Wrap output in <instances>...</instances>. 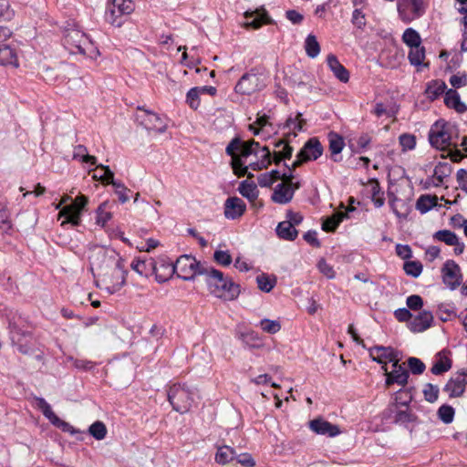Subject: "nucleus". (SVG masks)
Wrapping results in <instances>:
<instances>
[{"instance_id":"3c124183","label":"nucleus","mask_w":467,"mask_h":467,"mask_svg":"<svg viewBox=\"0 0 467 467\" xmlns=\"http://www.w3.org/2000/svg\"><path fill=\"white\" fill-rule=\"evenodd\" d=\"M455 410L447 404L441 405L437 411L438 418L445 424H450L453 421Z\"/></svg>"},{"instance_id":"e2e57ef3","label":"nucleus","mask_w":467,"mask_h":467,"mask_svg":"<svg viewBox=\"0 0 467 467\" xmlns=\"http://www.w3.org/2000/svg\"><path fill=\"white\" fill-rule=\"evenodd\" d=\"M301 117V113H297L296 115V117H289L286 121H285V127L289 129V130H292L294 131L296 130H303V124L305 123V120L304 119H300Z\"/></svg>"},{"instance_id":"7c9ffc66","label":"nucleus","mask_w":467,"mask_h":467,"mask_svg":"<svg viewBox=\"0 0 467 467\" xmlns=\"http://www.w3.org/2000/svg\"><path fill=\"white\" fill-rule=\"evenodd\" d=\"M438 206V197L436 195L422 194L416 202V209L420 213H426L432 208Z\"/></svg>"},{"instance_id":"69168bd1","label":"nucleus","mask_w":467,"mask_h":467,"mask_svg":"<svg viewBox=\"0 0 467 467\" xmlns=\"http://www.w3.org/2000/svg\"><path fill=\"white\" fill-rule=\"evenodd\" d=\"M449 81H450V84L454 88H460L465 87V86H467V73L458 72L457 74L452 75L450 78Z\"/></svg>"},{"instance_id":"ddd939ff","label":"nucleus","mask_w":467,"mask_h":467,"mask_svg":"<svg viewBox=\"0 0 467 467\" xmlns=\"http://www.w3.org/2000/svg\"><path fill=\"white\" fill-rule=\"evenodd\" d=\"M400 359L394 360L392 363L393 369L389 372L387 364L382 366V369L385 371L386 375V385L390 386L394 383H397L400 386H405L408 383L409 379V371L399 364Z\"/></svg>"},{"instance_id":"2eb2a0df","label":"nucleus","mask_w":467,"mask_h":467,"mask_svg":"<svg viewBox=\"0 0 467 467\" xmlns=\"http://www.w3.org/2000/svg\"><path fill=\"white\" fill-rule=\"evenodd\" d=\"M433 322L431 312L422 310L415 316L409 323V328L413 333H420L430 328Z\"/></svg>"},{"instance_id":"393cba45","label":"nucleus","mask_w":467,"mask_h":467,"mask_svg":"<svg viewBox=\"0 0 467 467\" xmlns=\"http://www.w3.org/2000/svg\"><path fill=\"white\" fill-rule=\"evenodd\" d=\"M131 269L141 276L149 277L153 275L155 260L153 258L136 259L130 265Z\"/></svg>"},{"instance_id":"1a4fd4ad","label":"nucleus","mask_w":467,"mask_h":467,"mask_svg":"<svg viewBox=\"0 0 467 467\" xmlns=\"http://www.w3.org/2000/svg\"><path fill=\"white\" fill-rule=\"evenodd\" d=\"M397 7L400 19L405 23L411 22L424 13L423 0H398Z\"/></svg>"},{"instance_id":"0e129e2a","label":"nucleus","mask_w":467,"mask_h":467,"mask_svg":"<svg viewBox=\"0 0 467 467\" xmlns=\"http://www.w3.org/2000/svg\"><path fill=\"white\" fill-rule=\"evenodd\" d=\"M106 205L107 203L103 202L97 210V223L101 226H104L112 216L111 213L105 211Z\"/></svg>"},{"instance_id":"052dcab7","label":"nucleus","mask_w":467,"mask_h":467,"mask_svg":"<svg viewBox=\"0 0 467 467\" xmlns=\"http://www.w3.org/2000/svg\"><path fill=\"white\" fill-rule=\"evenodd\" d=\"M400 144L403 150H412L416 146V138L414 135L403 133L399 138Z\"/></svg>"},{"instance_id":"bb28decb","label":"nucleus","mask_w":467,"mask_h":467,"mask_svg":"<svg viewBox=\"0 0 467 467\" xmlns=\"http://www.w3.org/2000/svg\"><path fill=\"white\" fill-rule=\"evenodd\" d=\"M204 272L202 275L206 276V283L211 289H217L228 277L222 271L209 265H206Z\"/></svg>"},{"instance_id":"6ab92c4d","label":"nucleus","mask_w":467,"mask_h":467,"mask_svg":"<svg viewBox=\"0 0 467 467\" xmlns=\"http://www.w3.org/2000/svg\"><path fill=\"white\" fill-rule=\"evenodd\" d=\"M369 355L373 361L383 366L386 364L384 359L393 363L394 360L399 358L396 351L390 347L375 346L369 349Z\"/></svg>"},{"instance_id":"f257e3e1","label":"nucleus","mask_w":467,"mask_h":467,"mask_svg":"<svg viewBox=\"0 0 467 467\" xmlns=\"http://www.w3.org/2000/svg\"><path fill=\"white\" fill-rule=\"evenodd\" d=\"M103 258L105 265L99 266L102 274L97 285L100 289L115 294L126 283L127 271L124 269V260L114 251L110 254L103 253Z\"/></svg>"},{"instance_id":"c9c22d12","label":"nucleus","mask_w":467,"mask_h":467,"mask_svg":"<svg viewBox=\"0 0 467 467\" xmlns=\"http://www.w3.org/2000/svg\"><path fill=\"white\" fill-rule=\"evenodd\" d=\"M452 167L449 162H439L433 171V177L437 181L434 182V186H440L443 180L451 175Z\"/></svg>"},{"instance_id":"a18cd8bd","label":"nucleus","mask_w":467,"mask_h":467,"mask_svg":"<svg viewBox=\"0 0 467 467\" xmlns=\"http://www.w3.org/2000/svg\"><path fill=\"white\" fill-rule=\"evenodd\" d=\"M425 58V48L424 47L419 45L416 47H410V51L409 53V60L411 65L420 66Z\"/></svg>"},{"instance_id":"cd10ccee","label":"nucleus","mask_w":467,"mask_h":467,"mask_svg":"<svg viewBox=\"0 0 467 467\" xmlns=\"http://www.w3.org/2000/svg\"><path fill=\"white\" fill-rule=\"evenodd\" d=\"M245 17L248 19L246 26L254 29L261 27L264 24H269L271 22L265 9L245 12Z\"/></svg>"},{"instance_id":"f03ea898","label":"nucleus","mask_w":467,"mask_h":467,"mask_svg":"<svg viewBox=\"0 0 467 467\" xmlns=\"http://www.w3.org/2000/svg\"><path fill=\"white\" fill-rule=\"evenodd\" d=\"M62 43L64 47L72 55H83L95 57L99 55L98 48L88 36L76 26L64 30Z\"/></svg>"},{"instance_id":"6e6552de","label":"nucleus","mask_w":467,"mask_h":467,"mask_svg":"<svg viewBox=\"0 0 467 467\" xmlns=\"http://www.w3.org/2000/svg\"><path fill=\"white\" fill-rule=\"evenodd\" d=\"M136 120L149 131L164 133L167 130V123L161 116L153 111L146 109L143 106L137 108Z\"/></svg>"},{"instance_id":"5fc2aeb1","label":"nucleus","mask_w":467,"mask_h":467,"mask_svg":"<svg viewBox=\"0 0 467 467\" xmlns=\"http://www.w3.org/2000/svg\"><path fill=\"white\" fill-rule=\"evenodd\" d=\"M351 23L352 25L359 29L363 30L367 24L366 15L362 11L361 8H355L352 12V17H351Z\"/></svg>"},{"instance_id":"5701e85b","label":"nucleus","mask_w":467,"mask_h":467,"mask_svg":"<svg viewBox=\"0 0 467 467\" xmlns=\"http://www.w3.org/2000/svg\"><path fill=\"white\" fill-rule=\"evenodd\" d=\"M417 421L418 417L410 410V404L408 407L398 406L397 411H395V415L393 416V423L409 428L410 423Z\"/></svg>"},{"instance_id":"13d9d810","label":"nucleus","mask_w":467,"mask_h":467,"mask_svg":"<svg viewBox=\"0 0 467 467\" xmlns=\"http://www.w3.org/2000/svg\"><path fill=\"white\" fill-rule=\"evenodd\" d=\"M200 89L198 87L192 88L186 95V102L192 109H197L200 106Z\"/></svg>"},{"instance_id":"72a5a7b5","label":"nucleus","mask_w":467,"mask_h":467,"mask_svg":"<svg viewBox=\"0 0 467 467\" xmlns=\"http://www.w3.org/2000/svg\"><path fill=\"white\" fill-rule=\"evenodd\" d=\"M262 154L257 156L258 161L250 162L249 166L254 171L266 169L272 162V154L270 150L265 146L261 149Z\"/></svg>"},{"instance_id":"dca6fc26","label":"nucleus","mask_w":467,"mask_h":467,"mask_svg":"<svg viewBox=\"0 0 467 467\" xmlns=\"http://www.w3.org/2000/svg\"><path fill=\"white\" fill-rule=\"evenodd\" d=\"M211 291L220 298L234 300L237 298L240 294V286L235 284L232 278L227 277L217 289H212Z\"/></svg>"},{"instance_id":"39448f33","label":"nucleus","mask_w":467,"mask_h":467,"mask_svg":"<svg viewBox=\"0 0 467 467\" xmlns=\"http://www.w3.org/2000/svg\"><path fill=\"white\" fill-rule=\"evenodd\" d=\"M266 87V76L257 68L244 73L234 87V91L241 95H252Z\"/></svg>"},{"instance_id":"4d7b16f0","label":"nucleus","mask_w":467,"mask_h":467,"mask_svg":"<svg viewBox=\"0 0 467 467\" xmlns=\"http://www.w3.org/2000/svg\"><path fill=\"white\" fill-rule=\"evenodd\" d=\"M213 260L222 266H229L233 262L228 250H215L213 253Z\"/></svg>"},{"instance_id":"473e14b6","label":"nucleus","mask_w":467,"mask_h":467,"mask_svg":"<svg viewBox=\"0 0 467 467\" xmlns=\"http://www.w3.org/2000/svg\"><path fill=\"white\" fill-rule=\"evenodd\" d=\"M0 65L18 66L16 51L6 44H0Z\"/></svg>"},{"instance_id":"c03bdc74","label":"nucleus","mask_w":467,"mask_h":467,"mask_svg":"<svg viewBox=\"0 0 467 467\" xmlns=\"http://www.w3.org/2000/svg\"><path fill=\"white\" fill-rule=\"evenodd\" d=\"M412 400L411 396H409L406 401H399V396L395 397V402L392 405H389L386 410H383L381 416L382 420H393V416L395 415V411H397L398 406L408 407Z\"/></svg>"},{"instance_id":"9b49d317","label":"nucleus","mask_w":467,"mask_h":467,"mask_svg":"<svg viewBox=\"0 0 467 467\" xmlns=\"http://www.w3.org/2000/svg\"><path fill=\"white\" fill-rule=\"evenodd\" d=\"M36 404L38 410H40L43 415L56 427L61 429L63 431L73 433V427L60 420L55 412L52 410L51 406L46 401L44 398L36 397Z\"/></svg>"},{"instance_id":"c85d7f7f","label":"nucleus","mask_w":467,"mask_h":467,"mask_svg":"<svg viewBox=\"0 0 467 467\" xmlns=\"http://www.w3.org/2000/svg\"><path fill=\"white\" fill-rule=\"evenodd\" d=\"M328 141H329V151L331 153V159L335 161V162H338L341 161V157H338V154L343 150L344 147H345V141H344V139L335 133V132H330L328 134Z\"/></svg>"},{"instance_id":"f3484780","label":"nucleus","mask_w":467,"mask_h":467,"mask_svg":"<svg viewBox=\"0 0 467 467\" xmlns=\"http://www.w3.org/2000/svg\"><path fill=\"white\" fill-rule=\"evenodd\" d=\"M246 210L244 202L238 197H229L224 202V216L230 220L241 217Z\"/></svg>"},{"instance_id":"58836bf2","label":"nucleus","mask_w":467,"mask_h":467,"mask_svg":"<svg viewBox=\"0 0 467 467\" xmlns=\"http://www.w3.org/2000/svg\"><path fill=\"white\" fill-rule=\"evenodd\" d=\"M276 282V277L274 275L270 276L266 274H261L256 276L258 288L265 293H269L275 286Z\"/></svg>"},{"instance_id":"603ef678","label":"nucleus","mask_w":467,"mask_h":467,"mask_svg":"<svg viewBox=\"0 0 467 467\" xmlns=\"http://www.w3.org/2000/svg\"><path fill=\"white\" fill-rule=\"evenodd\" d=\"M232 167L234 174H236L238 177H243L244 175H247L248 178L253 177L252 173L247 172L248 166L244 165L243 158L239 156H234V158H232Z\"/></svg>"},{"instance_id":"8fccbe9b","label":"nucleus","mask_w":467,"mask_h":467,"mask_svg":"<svg viewBox=\"0 0 467 467\" xmlns=\"http://www.w3.org/2000/svg\"><path fill=\"white\" fill-rule=\"evenodd\" d=\"M403 42L410 47L420 45V34L413 28H407L402 35Z\"/></svg>"},{"instance_id":"7ed1b4c3","label":"nucleus","mask_w":467,"mask_h":467,"mask_svg":"<svg viewBox=\"0 0 467 467\" xmlns=\"http://www.w3.org/2000/svg\"><path fill=\"white\" fill-rule=\"evenodd\" d=\"M167 395L172 409L183 414L191 410L197 397V391L186 384L176 383L169 388Z\"/></svg>"},{"instance_id":"79ce46f5","label":"nucleus","mask_w":467,"mask_h":467,"mask_svg":"<svg viewBox=\"0 0 467 467\" xmlns=\"http://www.w3.org/2000/svg\"><path fill=\"white\" fill-rule=\"evenodd\" d=\"M305 49L306 55L311 57H317L320 53V46L314 35H308L305 40Z\"/></svg>"},{"instance_id":"2f4dec72","label":"nucleus","mask_w":467,"mask_h":467,"mask_svg":"<svg viewBox=\"0 0 467 467\" xmlns=\"http://www.w3.org/2000/svg\"><path fill=\"white\" fill-rule=\"evenodd\" d=\"M447 86L444 81L436 79L431 81L425 90V93L431 100L437 99L441 95L445 93Z\"/></svg>"},{"instance_id":"37998d69","label":"nucleus","mask_w":467,"mask_h":467,"mask_svg":"<svg viewBox=\"0 0 467 467\" xmlns=\"http://www.w3.org/2000/svg\"><path fill=\"white\" fill-rule=\"evenodd\" d=\"M73 159H79L82 162L95 165L97 158L88 154V150L84 145H78L74 149Z\"/></svg>"},{"instance_id":"a211bd4d","label":"nucleus","mask_w":467,"mask_h":467,"mask_svg":"<svg viewBox=\"0 0 467 467\" xmlns=\"http://www.w3.org/2000/svg\"><path fill=\"white\" fill-rule=\"evenodd\" d=\"M310 429L317 434L336 437L340 434L337 425L332 424L323 419H315L309 422Z\"/></svg>"},{"instance_id":"338daca9","label":"nucleus","mask_w":467,"mask_h":467,"mask_svg":"<svg viewBox=\"0 0 467 467\" xmlns=\"http://www.w3.org/2000/svg\"><path fill=\"white\" fill-rule=\"evenodd\" d=\"M406 304L410 310L417 311L423 306V300L420 296L412 295L407 297Z\"/></svg>"},{"instance_id":"680f3d73","label":"nucleus","mask_w":467,"mask_h":467,"mask_svg":"<svg viewBox=\"0 0 467 467\" xmlns=\"http://www.w3.org/2000/svg\"><path fill=\"white\" fill-rule=\"evenodd\" d=\"M261 328L269 334H275L281 329V325L278 321L263 319L260 322Z\"/></svg>"},{"instance_id":"774afa93","label":"nucleus","mask_w":467,"mask_h":467,"mask_svg":"<svg viewBox=\"0 0 467 467\" xmlns=\"http://www.w3.org/2000/svg\"><path fill=\"white\" fill-rule=\"evenodd\" d=\"M11 227L9 213L4 205L0 204V231L5 232Z\"/></svg>"},{"instance_id":"a19ab883","label":"nucleus","mask_w":467,"mask_h":467,"mask_svg":"<svg viewBox=\"0 0 467 467\" xmlns=\"http://www.w3.org/2000/svg\"><path fill=\"white\" fill-rule=\"evenodd\" d=\"M346 217L344 213H336L331 217L327 218L322 223V230L327 233L334 232L339 223Z\"/></svg>"},{"instance_id":"f8f14e48","label":"nucleus","mask_w":467,"mask_h":467,"mask_svg":"<svg viewBox=\"0 0 467 467\" xmlns=\"http://www.w3.org/2000/svg\"><path fill=\"white\" fill-rule=\"evenodd\" d=\"M442 281L451 289H455L461 283V269L453 260H447L442 268Z\"/></svg>"},{"instance_id":"de8ad7c7","label":"nucleus","mask_w":467,"mask_h":467,"mask_svg":"<svg viewBox=\"0 0 467 467\" xmlns=\"http://www.w3.org/2000/svg\"><path fill=\"white\" fill-rule=\"evenodd\" d=\"M433 238L445 243L447 245H453L459 239L457 234L450 230H440L433 234Z\"/></svg>"},{"instance_id":"09e8293b","label":"nucleus","mask_w":467,"mask_h":467,"mask_svg":"<svg viewBox=\"0 0 467 467\" xmlns=\"http://www.w3.org/2000/svg\"><path fill=\"white\" fill-rule=\"evenodd\" d=\"M440 389L432 383H426L422 389V394L426 401L434 403L438 400Z\"/></svg>"},{"instance_id":"9d476101","label":"nucleus","mask_w":467,"mask_h":467,"mask_svg":"<svg viewBox=\"0 0 467 467\" xmlns=\"http://www.w3.org/2000/svg\"><path fill=\"white\" fill-rule=\"evenodd\" d=\"M88 198L84 195H79L76 198L74 202L70 205L66 206L60 213L59 217L65 216L67 218L66 221L62 223H69L72 225L78 226L80 224V216L82 211L85 209L88 204Z\"/></svg>"},{"instance_id":"4be33fe9","label":"nucleus","mask_w":467,"mask_h":467,"mask_svg":"<svg viewBox=\"0 0 467 467\" xmlns=\"http://www.w3.org/2000/svg\"><path fill=\"white\" fill-rule=\"evenodd\" d=\"M389 203L393 213L400 219H406L411 211L408 201L398 198L394 193L389 192Z\"/></svg>"},{"instance_id":"ea45409f","label":"nucleus","mask_w":467,"mask_h":467,"mask_svg":"<svg viewBox=\"0 0 467 467\" xmlns=\"http://www.w3.org/2000/svg\"><path fill=\"white\" fill-rule=\"evenodd\" d=\"M235 451L229 446L219 447L215 454V462L219 464H226L234 460Z\"/></svg>"},{"instance_id":"f704fd0d","label":"nucleus","mask_w":467,"mask_h":467,"mask_svg":"<svg viewBox=\"0 0 467 467\" xmlns=\"http://www.w3.org/2000/svg\"><path fill=\"white\" fill-rule=\"evenodd\" d=\"M238 191L242 196L250 202L255 201L259 193L256 184L254 182L248 181H243L238 187Z\"/></svg>"},{"instance_id":"6e6d98bb","label":"nucleus","mask_w":467,"mask_h":467,"mask_svg":"<svg viewBox=\"0 0 467 467\" xmlns=\"http://www.w3.org/2000/svg\"><path fill=\"white\" fill-rule=\"evenodd\" d=\"M451 368V360L448 358L444 359L441 358L437 362H435L431 368V371L434 375H441L444 372H447Z\"/></svg>"},{"instance_id":"e433bc0d","label":"nucleus","mask_w":467,"mask_h":467,"mask_svg":"<svg viewBox=\"0 0 467 467\" xmlns=\"http://www.w3.org/2000/svg\"><path fill=\"white\" fill-rule=\"evenodd\" d=\"M261 149L259 142L255 140H251L244 144L241 142L240 155L238 156L243 159H246L251 155L257 157L262 154Z\"/></svg>"},{"instance_id":"4468645a","label":"nucleus","mask_w":467,"mask_h":467,"mask_svg":"<svg viewBox=\"0 0 467 467\" xmlns=\"http://www.w3.org/2000/svg\"><path fill=\"white\" fill-rule=\"evenodd\" d=\"M322 153L323 146L320 141L317 138H311L305 143L296 157L302 158L306 161H316Z\"/></svg>"},{"instance_id":"423d86ee","label":"nucleus","mask_w":467,"mask_h":467,"mask_svg":"<svg viewBox=\"0 0 467 467\" xmlns=\"http://www.w3.org/2000/svg\"><path fill=\"white\" fill-rule=\"evenodd\" d=\"M134 9L135 4L132 0H112L107 5L104 18L111 26L120 27L125 22V17Z\"/></svg>"},{"instance_id":"bf43d9fd","label":"nucleus","mask_w":467,"mask_h":467,"mask_svg":"<svg viewBox=\"0 0 467 467\" xmlns=\"http://www.w3.org/2000/svg\"><path fill=\"white\" fill-rule=\"evenodd\" d=\"M410 370L414 375H420L424 372L426 366L425 364L418 358L410 357L407 360Z\"/></svg>"},{"instance_id":"a878e982","label":"nucleus","mask_w":467,"mask_h":467,"mask_svg":"<svg viewBox=\"0 0 467 467\" xmlns=\"http://www.w3.org/2000/svg\"><path fill=\"white\" fill-rule=\"evenodd\" d=\"M444 103L448 108L453 109L458 113L467 111V106L461 100L459 93L452 88L445 92Z\"/></svg>"},{"instance_id":"b1692460","label":"nucleus","mask_w":467,"mask_h":467,"mask_svg":"<svg viewBox=\"0 0 467 467\" xmlns=\"http://www.w3.org/2000/svg\"><path fill=\"white\" fill-rule=\"evenodd\" d=\"M327 63L338 80L343 83H347L349 80L348 70L338 61L335 55L329 54L327 57Z\"/></svg>"},{"instance_id":"aec40b11","label":"nucleus","mask_w":467,"mask_h":467,"mask_svg":"<svg viewBox=\"0 0 467 467\" xmlns=\"http://www.w3.org/2000/svg\"><path fill=\"white\" fill-rule=\"evenodd\" d=\"M295 190L288 183H278L273 192L271 199L278 204H286L290 202L294 197Z\"/></svg>"},{"instance_id":"0eeeda50","label":"nucleus","mask_w":467,"mask_h":467,"mask_svg":"<svg viewBox=\"0 0 467 467\" xmlns=\"http://www.w3.org/2000/svg\"><path fill=\"white\" fill-rule=\"evenodd\" d=\"M206 265L190 254L181 255L174 263L177 276L185 281L193 280L196 275H202Z\"/></svg>"},{"instance_id":"c756f323","label":"nucleus","mask_w":467,"mask_h":467,"mask_svg":"<svg viewBox=\"0 0 467 467\" xmlns=\"http://www.w3.org/2000/svg\"><path fill=\"white\" fill-rule=\"evenodd\" d=\"M276 234L279 238L287 240V241H294L296 239L298 235L297 230L293 227L291 223L284 221L277 224L276 226Z\"/></svg>"},{"instance_id":"864d4df0","label":"nucleus","mask_w":467,"mask_h":467,"mask_svg":"<svg viewBox=\"0 0 467 467\" xmlns=\"http://www.w3.org/2000/svg\"><path fill=\"white\" fill-rule=\"evenodd\" d=\"M89 434L98 441L103 440L107 434L106 425L102 421H96L88 429Z\"/></svg>"},{"instance_id":"49530a36","label":"nucleus","mask_w":467,"mask_h":467,"mask_svg":"<svg viewBox=\"0 0 467 467\" xmlns=\"http://www.w3.org/2000/svg\"><path fill=\"white\" fill-rule=\"evenodd\" d=\"M403 270L407 275L417 278L421 275L423 265L420 261H406L403 265Z\"/></svg>"},{"instance_id":"4c0bfd02","label":"nucleus","mask_w":467,"mask_h":467,"mask_svg":"<svg viewBox=\"0 0 467 467\" xmlns=\"http://www.w3.org/2000/svg\"><path fill=\"white\" fill-rule=\"evenodd\" d=\"M443 390L448 393L450 398L461 397L464 393L462 384L454 377L447 381L443 387Z\"/></svg>"},{"instance_id":"20e7f679","label":"nucleus","mask_w":467,"mask_h":467,"mask_svg":"<svg viewBox=\"0 0 467 467\" xmlns=\"http://www.w3.org/2000/svg\"><path fill=\"white\" fill-rule=\"evenodd\" d=\"M458 136L459 130L455 125L444 120H438L430 130L429 141L431 146L443 150L451 146V140Z\"/></svg>"},{"instance_id":"412c9836","label":"nucleus","mask_w":467,"mask_h":467,"mask_svg":"<svg viewBox=\"0 0 467 467\" xmlns=\"http://www.w3.org/2000/svg\"><path fill=\"white\" fill-rule=\"evenodd\" d=\"M174 264L172 262H166L164 259L155 261V269L153 275L158 283H165L173 274H175Z\"/></svg>"}]
</instances>
